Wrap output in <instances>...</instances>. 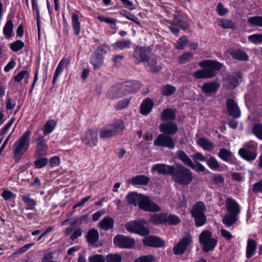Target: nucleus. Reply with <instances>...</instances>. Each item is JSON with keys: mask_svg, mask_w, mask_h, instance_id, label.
Instances as JSON below:
<instances>
[{"mask_svg": "<svg viewBox=\"0 0 262 262\" xmlns=\"http://www.w3.org/2000/svg\"><path fill=\"white\" fill-rule=\"evenodd\" d=\"M127 201L135 206L139 205V208L149 212H158L160 207L155 203L150 201L149 198L136 192L129 193L126 196Z\"/></svg>", "mask_w": 262, "mask_h": 262, "instance_id": "obj_1", "label": "nucleus"}, {"mask_svg": "<svg viewBox=\"0 0 262 262\" xmlns=\"http://www.w3.org/2000/svg\"><path fill=\"white\" fill-rule=\"evenodd\" d=\"M203 70H198L193 73V76L196 79L211 78L216 75V71L221 70L223 67L222 63L212 60H206L199 63Z\"/></svg>", "mask_w": 262, "mask_h": 262, "instance_id": "obj_2", "label": "nucleus"}, {"mask_svg": "<svg viewBox=\"0 0 262 262\" xmlns=\"http://www.w3.org/2000/svg\"><path fill=\"white\" fill-rule=\"evenodd\" d=\"M171 177L175 183L184 186L190 185L193 180L192 171L181 164L174 166Z\"/></svg>", "mask_w": 262, "mask_h": 262, "instance_id": "obj_3", "label": "nucleus"}, {"mask_svg": "<svg viewBox=\"0 0 262 262\" xmlns=\"http://www.w3.org/2000/svg\"><path fill=\"white\" fill-rule=\"evenodd\" d=\"M31 131L27 130L14 143L13 147V158L16 162H19L23 155L28 150L30 144Z\"/></svg>", "mask_w": 262, "mask_h": 262, "instance_id": "obj_4", "label": "nucleus"}, {"mask_svg": "<svg viewBox=\"0 0 262 262\" xmlns=\"http://www.w3.org/2000/svg\"><path fill=\"white\" fill-rule=\"evenodd\" d=\"M227 212L222 219L223 224L230 227L238 220V215L240 213V207L238 203L232 198H228L226 200Z\"/></svg>", "mask_w": 262, "mask_h": 262, "instance_id": "obj_5", "label": "nucleus"}, {"mask_svg": "<svg viewBox=\"0 0 262 262\" xmlns=\"http://www.w3.org/2000/svg\"><path fill=\"white\" fill-rule=\"evenodd\" d=\"M206 205L202 201L196 202L192 206L190 213L191 216L194 219V224L196 227L202 226L206 223Z\"/></svg>", "mask_w": 262, "mask_h": 262, "instance_id": "obj_6", "label": "nucleus"}, {"mask_svg": "<svg viewBox=\"0 0 262 262\" xmlns=\"http://www.w3.org/2000/svg\"><path fill=\"white\" fill-rule=\"evenodd\" d=\"M147 222L145 220H139L127 222L125 226L127 231L134 232L142 236H146L149 234L148 228L145 227Z\"/></svg>", "mask_w": 262, "mask_h": 262, "instance_id": "obj_7", "label": "nucleus"}, {"mask_svg": "<svg viewBox=\"0 0 262 262\" xmlns=\"http://www.w3.org/2000/svg\"><path fill=\"white\" fill-rule=\"evenodd\" d=\"M199 242L202 245L205 252H208L214 249L217 245V240L212 238V233L207 230L203 231L199 235Z\"/></svg>", "mask_w": 262, "mask_h": 262, "instance_id": "obj_8", "label": "nucleus"}, {"mask_svg": "<svg viewBox=\"0 0 262 262\" xmlns=\"http://www.w3.org/2000/svg\"><path fill=\"white\" fill-rule=\"evenodd\" d=\"M124 128V124L121 121L110 124L100 130V137L101 138H112L117 133L122 132Z\"/></svg>", "mask_w": 262, "mask_h": 262, "instance_id": "obj_9", "label": "nucleus"}, {"mask_svg": "<svg viewBox=\"0 0 262 262\" xmlns=\"http://www.w3.org/2000/svg\"><path fill=\"white\" fill-rule=\"evenodd\" d=\"M177 139L174 140L171 136L161 134L154 140V145L156 146L173 149Z\"/></svg>", "mask_w": 262, "mask_h": 262, "instance_id": "obj_10", "label": "nucleus"}, {"mask_svg": "<svg viewBox=\"0 0 262 262\" xmlns=\"http://www.w3.org/2000/svg\"><path fill=\"white\" fill-rule=\"evenodd\" d=\"M192 243V237L190 233H186L184 236L181 238L178 243L173 248V252L175 255H182L188 247Z\"/></svg>", "mask_w": 262, "mask_h": 262, "instance_id": "obj_11", "label": "nucleus"}, {"mask_svg": "<svg viewBox=\"0 0 262 262\" xmlns=\"http://www.w3.org/2000/svg\"><path fill=\"white\" fill-rule=\"evenodd\" d=\"M151 49L150 47L137 46L133 52V58L137 64L144 62L149 57Z\"/></svg>", "mask_w": 262, "mask_h": 262, "instance_id": "obj_12", "label": "nucleus"}, {"mask_svg": "<svg viewBox=\"0 0 262 262\" xmlns=\"http://www.w3.org/2000/svg\"><path fill=\"white\" fill-rule=\"evenodd\" d=\"M113 242L115 246L121 249H131L134 247L135 243L133 238L123 234L115 236Z\"/></svg>", "mask_w": 262, "mask_h": 262, "instance_id": "obj_13", "label": "nucleus"}, {"mask_svg": "<svg viewBox=\"0 0 262 262\" xmlns=\"http://www.w3.org/2000/svg\"><path fill=\"white\" fill-rule=\"evenodd\" d=\"M144 63L145 69L151 73H158L161 69V66L158 63V57L156 55L148 57Z\"/></svg>", "mask_w": 262, "mask_h": 262, "instance_id": "obj_14", "label": "nucleus"}, {"mask_svg": "<svg viewBox=\"0 0 262 262\" xmlns=\"http://www.w3.org/2000/svg\"><path fill=\"white\" fill-rule=\"evenodd\" d=\"M159 130L161 133L173 136L178 132V127L174 122H163L159 126Z\"/></svg>", "mask_w": 262, "mask_h": 262, "instance_id": "obj_15", "label": "nucleus"}, {"mask_svg": "<svg viewBox=\"0 0 262 262\" xmlns=\"http://www.w3.org/2000/svg\"><path fill=\"white\" fill-rule=\"evenodd\" d=\"M125 95L121 84H117L111 88L106 94L108 99L114 100L120 98Z\"/></svg>", "mask_w": 262, "mask_h": 262, "instance_id": "obj_16", "label": "nucleus"}, {"mask_svg": "<svg viewBox=\"0 0 262 262\" xmlns=\"http://www.w3.org/2000/svg\"><path fill=\"white\" fill-rule=\"evenodd\" d=\"M226 106L229 115L234 118L241 116V111L236 102L231 98H228L226 102Z\"/></svg>", "mask_w": 262, "mask_h": 262, "instance_id": "obj_17", "label": "nucleus"}, {"mask_svg": "<svg viewBox=\"0 0 262 262\" xmlns=\"http://www.w3.org/2000/svg\"><path fill=\"white\" fill-rule=\"evenodd\" d=\"M242 77L240 72L228 75L225 79L224 86L228 89H235L238 85V79Z\"/></svg>", "mask_w": 262, "mask_h": 262, "instance_id": "obj_18", "label": "nucleus"}, {"mask_svg": "<svg viewBox=\"0 0 262 262\" xmlns=\"http://www.w3.org/2000/svg\"><path fill=\"white\" fill-rule=\"evenodd\" d=\"M83 142L89 146H94L98 142L97 133L95 130L89 129L86 133L82 139Z\"/></svg>", "mask_w": 262, "mask_h": 262, "instance_id": "obj_19", "label": "nucleus"}, {"mask_svg": "<svg viewBox=\"0 0 262 262\" xmlns=\"http://www.w3.org/2000/svg\"><path fill=\"white\" fill-rule=\"evenodd\" d=\"M144 245L155 248L163 247L165 246V242L160 238L155 236H149L143 241Z\"/></svg>", "mask_w": 262, "mask_h": 262, "instance_id": "obj_20", "label": "nucleus"}, {"mask_svg": "<svg viewBox=\"0 0 262 262\" xmlns=\"http://www.w3.org/2000/svg\"><path fill=\"white\" fill-rule=\"evenodd\" d=\"M121 85L125 95L129 93H135L141 88V83L139 81L134 80L126 81Z\"/></svg>", "mask_w": 262, "mask_h": 262, "instance_id": "obj_21", "label": "nucleus"}, {"mask_svg": "<svg viewBox=\"0 0 262 262\" xmlns=\"http://www.w3.org/2000/svg\"><path fill=\"white\" fill-rule=\"evenodd\" d=\"M174 166L165 164H157L154 165L151 168L153 171H157L159 173L163 175H170L171 176Z\"/></svg>", "mask_w": 262, "mask_h": 262, "instance_id": "obj_22", "label": "nucleus"}, {"mask_svg": "<svg viewBox=\"0 0 262 262\" xmlns=\"http://www.w3.org/2000/svg\"><path fill=\"white\" fill-rule=\"evenodd\" d=\"M37 144L35 152V156L39 157L45 156L47 154V148L46 140L43 138L41 136H39L37 139Z\"/></svg>", "mask_w": 262, "mask_h": 262, "instance_id": "obj_23", "label": "nucleus"}, {"mask_svg": "<svg viewBox=\"0 0 262 262\" xmlns=\"http://www.w3.org/2000/svg\"><path fill=\"white\" fill-rule=\"evenodd\" d=\"M220 86L219 82L214 81L205 83L201 87V90L205 94L215 93Z\"/></svg>", "mask_w": 262, "mask_h": 262, "instance_id": "obj_24", "label": "nucleus"}, {"mask_svg": "<svg viewBox=\"0 0 262 262\" xmlns=\"http://www.w3.org/2000/svg\"><path fill=\"white\" fill-rule=\"evenodd\" d=\"M70 59L69 58H63L58 64L54 74L53 83L55 84L58 76L62 72L63 69L69 64Z\"/></svg>", "mask_w": 262, "mask_h": 262, "instance_id": "obj_25", "label": "nucleus"}, {"mask_svg": "<svg viewBox=\"0 0 262 262\" xmlns=\"http://www.w3.org/2000/svg\"><path fill=\"white\" fill-rule=\"evenodd\" d=\"M229 54L234 59L244 61H247L249 60L248 55L245 51L242 50H231L229 51Z\"/></svg>", "mask_w": 262, "mask_h": 262, "instance_id": "obj_26", "label": "nucleus"}, {"mask_svg": "<svg viewBox=\"0 0 262 262\" xmlns=\"http://www.w3.org/2000/svg\"><path fill=\"white\" fill-rule=\"evenodd\" d=\"M176 117L174 111L170 108L163 110L161 115V119L163 122H174Z\"/></svg>", "mask_w": 262, "mask_h": 262, "instance_id": "obj_27", "label": "nucleus"}, {"mask_svg": "<svg viewBox=\"0 0 262 262\" xmlns=\"http://www.w3.org/2000/svg\"><path fill=\"white\" fill-rule=\"evenodd\" d=\"M104 56L100 54H98L95 52L93 54L90 58V62L94 67V70L100 69L103 62Z\"/></svg>", "mask_w": 262, "mask_h": 262, "instance_id": "obj_28", "label": "nucleus"}, {"mask_svg": "<svg viewBox=\"0 0 262 262\" xmlns=\"http://www.w3.org/2000/svg\"><path fill=\"white\" fill-rule=\"evenodd\" d=\"M238 154L242 158L248 161L255 160L257 156L256 151L248 150L247 149H239Z\"/></svg>", "mask_w": 262, "mask_h": 262, "instance_id": "obj_29", "label": "nucleus"}, {"mask_svg": "<svg viewBox=\"0 0 262 262\" xmlns=\"http://www.w3.org/2000/svg\"><path fill=\"white\" fill-rule=\"evenodd\" d=\"M154 103L149 98H146L142 103L140 106V113L142 115H147L152 110Z\"/></svg>", "mask_w": 262, "mask_h": 262, "instance_id": "obj_30", "label": "nucleus"}, {"mask_svg": "<svg viewBox=\"0 0 262 262\" xmlns=\"http://www.w3.org/2000/svg\"><path fill=\"white\" fill-rule=\"evenodd\" d=\"M166 219L167 213H157L152 215L149 221L156 225L166 224Z\"/></svg>", "mask_w": 262, "mask_h": 262, "instance_id": "obj_31", "label": "nucleus"}, {"mask_svg": "<svg viewBox=\"0 0 262 262\" xmlns=\"http://www.w3.org/2000/svg\"><path fill=\"white\" fill-rule=\"evenodd\" d=\"M114 225V219L108 217L103 218L99 223V227L105 231L112 229L113 228Z\"/></svg>", "mask_w": 262, "mask_h": 262, "instance_id": "obj_32", "label": "nucleus"}, {"mask_svg": "<svg viewBox=\"0 0 262 262\" xmlns=\"http://www.w3.org/2000/svg\"><path fill=\"white\" fill-rule=\"evenodd\" d=\"M99 237L98 231L94 228L89 230L86 236L87 242L91 245H93L97 242Z\"/></svg>", "mask_w": 262, "mask_h": 262, "instance_id": "obj_33", "label": "nucleus"}, {"mask_svg": "<svg viewBox=\"0 0 262 262\" xmlns=\"http://www.w3.org/2000/svg\"><path fill=\"white\" fill-rule=\"evenodd\" d=\"M176 155L178 158L186 166L190 167L193 165V163L190 158L186 155V154L182 150L177 151Z\"/></svg>", "mask_w": 262, "mask_h": 262, "instance_id": "obj_34", "label": "nucleus"}, {"mask_svg": "<svg viewBox=\"0 0 262 262\" xmlns=\"http://www.w3.org/2000/svg\"><path fill=\"white\" fill-rule=\"evenodd\" d=\"M150 179L144 175L137 176L133 177L130 180V183L132 185H146L149 182Z\"/></svg>", "mask_w": 262, "mask_h": 262, "instance_id": "obj_35", "label": "nucleus"}, {"mask_svg": "<svg viewBox=\"0 0 262 262\" xmlns=\"http://www.w3.org/2000/svg\"><path fill=\"white\" fill-rule=\"evenodd\" d=\"M197 144L204 150L207 151L212 150L214 147L213 143L207 140L204 138H201L199 139L197 141Z\"/></svg>", "mask_w": 262, "mask_h": 262, "instance_id": "obj_36", "label": "nucleus"}, {"mask_svg": "<svg viewBox=\"0 0 262 262\" xmlns=\"http://www.w3.org/2000/svg\"><path fill=\"white\" fill-rule=\"evenodd\" d=\"M256 248V242L255 241L249 239L247 241V247L246 250V257L250 258L254 254Z\"/></svg>", "mask_w": 262, "mask_h": 262, "instance_id": "obj_37", "label": "nucleus"}, {"mask_svg": "<svg viewBox=\"0 0 262 262\" xmlns=\"http://www.w3.org/2000/svg\"><path fill=\"white\" fill-rule=\"evenodd\" d=\"M177 91L176 88L172 85L167 84L163 85L161 88V94L163 96L169 97L173 95Z\"/></svg>", "mask_w": 262, "mask_h": 262, "instance_id": "obj_38", "label": "nucleus"}, {"mask_svg": "<svg viewBox=\"0 0 262 262\" xmlns=\"http://www.w3.org/2000/svg\"><path fill=\"white\" fill-rule=\"evenodd\" d=\"M132 45V42L130 40H121L116 41L113 46L115 49L123 50L124 49H129Z\"/></svg>", "mask_w": 262, "mask_h": 262, "instance_id": "obj_39", "label": "nucleus"}, {"mask_svg": "<svg viewBox=\"0 0 262 262\" xmlns=\"http://www.w3.org/2000/svg\"><path fill=\"white\" fill-rule=\"evenodd\" d=\"M172 21L174 26H179L183 30L187 29L189 26L185 17H173V20Z\"/></svg>", "mask_w": 262, "mask_h": 262, "instance_id": "obj_40", "label": "nucleus"}, {"mask_svg": "<svg viewBox=\"0 0 262 262\" xmlns=\"http://www.w3.org/2000/svg\"><path fill=\"white\" fill-rule=\"evenodd\" d=\"M218 156L223 161L230 162L232 160V154L230 151L227 149L222 148L220 150Z\"/></svg>", "mask_w": 262, "mask_h": 262, "instance_id": "obj_41", "label": "nucleus"}, {"mask_svg": "<svg viewBox=\"0 0 262 262\" xmlns=\"http://www.w3.org/2000/svg\"><path fill=\"white\" fill-rule=\"evenodd\" d=\"M23 201L27 203L29 208L31 210H34L35 209L36 205V201L30 198V195L28 193H26L21 196Z\"/></svg>", "mask_w": 262, "mask_h": 262, "instance_id": "obj_42", "label": "nucleus"}, {"mask_svg": "<svg viewBox=\"0 0 262 262\" xmlns=\"http://www.w3.org/2000/svg\"><path fill=\"white\" fill-rule=\"evenodd\" d=\"M207 165L212 170H219L220 165L217 160L213 157H211L206 160Z\"/></svg>", "mask_w": 262, "mask_h": 262, "instance_id": "obj_43", "label": "nucleus"}, {"mask_svg": "<svg viewBox=\"0 0 262 262\" xmlns=\"http://www.w3.org/2000/svg\"><path fill=\"white\" fill-rule=\"evenodd\" d=\"M167 222L166 224L170 225H176L181 222V219L178 216L172 214L167 213Z\"/></svg>", "mask_w": 262, "mask_h": 262, "instance_id": "obj_44", "label": "nucleus"}, {"mask_svg": "<svg viewBox=\"0 0 262 262\" xmlns=\"http://www.w3.org/2000/svg\"><path fill=\"white\" fill-rule=\"evenodd\" d=\"M218 25L223 28H233L234 27V23L225 17L219 19Z\"/></svg>", "mask_w": 262, "mask_h": 262, "instance_id": "obj_45", "label": "nucleus"}, {"mask_svg": "<svg viewBox=\"0 0 262 262\" xmlns=\"http://www.w3.org/2000/svg\"><path fill=\"white\" fill-rule=\"evenodd\" d=\"M56 122L53 120H50L47 122L44 127V134L47 135L51 133L55 128Z\"/></svg>", "mask_w": 262, "mask_h": 262, "instance_id": "obj_46", "label": "nucleus"}, {"mask_svg": "<svg viewBox=\"0 0 262 262\" xmlns=\"http://www.w3.org/2000/svg\"><path fill=\"white\" fill-rule=\"evenodd\" d=\"M252 133L257 138L262 140V124H254L252 127Z\"/></svg>", "mask_w": 262, "mask_h": 262, "instance_id": "obj_47", "label": "nucleus"}, {"mask_svg": "<svg viewBox=\"0 0 262 262\" xmlns=\"http://www.w3.org/2000/svg\"><path fill=\"white\" fill-rule=\"evenodd\" d=\"M13 31V23L12 20H8L4 28V34L7 37L11 36Z\"/></svg>", "mask_w": 262, "mask_h": 262, "instance_id": "obj_48", "label": "nucleus"}, {"mask_svg": "<svg viewBox=\"0 0 262 262\" xmlns=\"http://www.w3.org/2000/svg\"><path fill=\"white\" fill-rule=\"evenodd\" d=\"M130 99H125L118 101L114 106L116 110H121L127 107L129 104Z\"/></svg>", "mask_w": 262, "mask_h": 262, "instance_id": "obj_49", "label": "nucleus"}, {"mask_svg": "<svg viewBox=\"0 0 262 262\" xmlns=\"http://www.w3.org/2000/svg\"><path fill=\"white\" fill-rule=\"evenodd\" d=\"M24 43L20 40H16L10 45L11 49L14 52H18L24 47Z\"/></svg>", "mask_w": 262, "mask_h": 262, "instance_id": "obj_50", "label": "nucleus"}, {"mask_svg": "<svg viewBox=\"0 0 262 262\" xmlns=\"http://www.w3.org/2000/svg\"><path fill=\"white\" fill-rule=\"evenodd\" d=\"M193 56L191 52H187L181 55L179 58V62L181 64H183L189 62Z\"/></svg>", "mask_w": 262, "mask_h": 262, "instance_id": "obj_51", "label": "nucleus"}, {"mask_svg": "<svg viewBox=\"0 0 262 262\" xmlns=\"http://www.w3.org/2000/svg\"><path fill=\"white\" fill-rule=\"evenodd\" d=\"M29 73L28 71L22 70L18 73L16 75L14 76V81L16 82H19L22 79L25 77H28Z\"/></svg>", "mask_w": 262, "mask_h": 262, "instance_id": "obj_52", "label": "nucleus"}, {"mask_svg": "<svg viewBox=\"0 0 262 262\" xmlns=\"http://www.w3.org/2000/svg\"><path fill=\"white\" fill-rule=\"evenodd\" d=\"M248 40L254 43L257 44L260 43L262 42V34H255L250 35L248 37Z\"/></svg>", "mask_w": 262, "mask_h": 262, "instance_id": "obj_53", "label": "nucleus"}, {"mask_svg": "<svg viewBox=\"0 0 262 262\" xmlns=\"http://www.w3.org/2000/svg\"><path fill=\"white\" fill-rule=\"evenodd\" d=\"M188 39L185 36H181L178 40L176 44L177 49L182 50L187 45Z\"/></svg>", "mask_w": 262, "mask_h": 262, "instance_id": "obj_54", "label": "nucleus"}, {"mask_svg": "<svg viewBox=\"0 0 262 262\" xmlns=\"http://www.w3.org/2000/svg\"><path fill=\"white\" fill-rule=\"evenodd\" d=\"M72 26L75 34L78 35L80 33V23L78 17H72Z\"/></svg>", "mask_w": 262, "mask_h": 262, "instance_id": "obj_55", "label": "nucleus"}, {"mask_svg": "<svg viewBox=\"0 0 262 262\" xmlns=\"http://www.w3.org/2000/svg\"><path fill=\"white\" fill-rule=\"evenodd\" d=\"M99 21L101 22H105L110 25L112 29H115L116 20L113 17H98Z\"/></svg>", "mask_w": 262, "mask_h": 262, "instance_id": "obj_56", "label": "nucleus"}, {"mask_svg": "<svg viewBox=\"0 0 262 262\" xmlns=\"http://www.w3.org/2000/svg\"><path fill=\"white\" fill-rule=\"evenodd\" d=\"M122 257L119 254H108L106 256V262H121Z\"/></svg>", "mask_w": 262, "mask_h": 262, "instance_id": "obj_57", "label": "nucleus"}, {"mask_svg": "<svg viewBox=\"0 0 262 262\" xmlns=\"http://www.w3.org/2000/svg\"><path fill=\"white\" fill-rule=\"evenodd\" d=\"M248 21L253 26L262 27V17H249Z\"/></svg>", "mask_w": 262, "mask_h": 262, "instance_id": "obj_58", "label": "nucleus"}, {"mask_svg": "<svg viewBox=\"0 0 262 262\" xmlns=\"http://www.w3.org/2000/svg\"><path fill=\"white\" fill-rule=\"evenodd\" d=\"M89 262H105V259L102 255L94 254L89 257Z\"/></svg>", "mask_w": 262, "mask_h": 262, "instance_id": "obj_59", "label": "nucleus"}, {"mask_svg": "<svg viewBox=\"0 0 262 262\" xmlns=\"http://www.w3.org/2000/svg\"><path fill=\"white\" fill-rule=\"evenodd\" d=\"M155 260L154 257L151 255H147L139 257L136 259L134 262H153Z\"/></svg>", "mask_w": 262, "mask_h": 262, "instance_id": "obj_60", "label": "nucleus"}, {"mask_svg": "<svg viewBox=\"0 0 262 262\" xmlns=\"http://www.w3.org/2000/svg\"><path fill=\"white\" fill-rule=\"evenodd\" d=\"M48 160L46 158H42L36 160L34 162V165L36 168H41L45 166L48 163Z\"/></svg>", "mask_w": 262, "mask_h": 262, "instance_id": "obj_61", "label": "nucleus"}, {"mask_svg": "<svg viewBox=\"0 0 262 262\" xmlns=\"http://www.w3.org/2000/svg\"><path fill=\"white\" fill-rule=\"evenodd\" d=\"M192 159L193 161L196 162H198V161H206L207 158L201 152H198L194 154L192 156Z\"/></svg>", "mask_w": 262, "mask_h": 262, "instance_id": "obj_62", "label": "nucleus"}, {"mask_svg": "<svg viewBox=\"0 0 262 262\" xmlns=\"http://www.w3.org/2000/svg\"><path fill=\"white\" fill-rule=\"evenodd\" d=\"M216 11L219 15L223 16L226 15L228 13V9L225 8L221 3H219L216 7Z\"/></svg>", "mask_w": 262, "mask_h": 262, "instance_id": "obj_63", "label": "nucleus"}, {"mask_svg": "<svg viewBox=\"0 0 262 262\" xmlns=\"http://www.w3.org/2000/svg\"><path fill=\"white\" fill-rule=\"evenodd\" d=\"M109 50V47L104 45L103 46H99L94 52L103 56Z\"/></svg>", "mask_w": 262, "mask_h": 262, "instance_id": "obj_64", "label": "nucleus"}]
</instances>
